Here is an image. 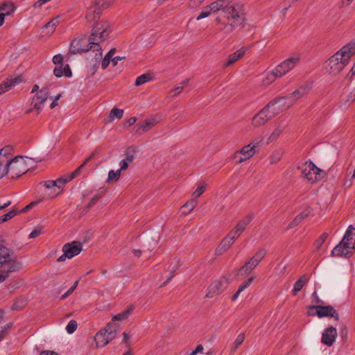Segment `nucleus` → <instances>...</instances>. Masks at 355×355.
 Segmentation results:
<instances>
[{
  "mask_svg": "<svg viewBox=\"0 0 355 355\" xmlns=\"http://www.w3.org/2000/svg\"><path fill=\"white\" fill-rule=\"evenodd\" d=\"M42 234V228L34 229L29 234L30 239H35Z\"/></svg>",
  "mask_w": 355,
  "mask_h": 355,
  "instance_id": "774afa93",
  "label": "nucleus"
},
{
  "mask_svg": "<svg viewBox=\"0 0 355 355\" xmlns=\"http://www.w3.org/2000/svg\"><path fill=\"white\" fill-rule=\"evenodd\" d=\"M328 236L327 233H323L320 238L315 241V246L317 249H319L322 244L324 243L325 240Z\"/></svg>",
  "mask_w": 355,
  "mask_h": 355,
  "instance_id": "680f3d73",
  "label": "nucleus"
},
{
  "mask_svg": "<svg viewBox=\"0 0 355 355\" xmlns=\"http://www.w3.org/2000/svg\"><path fill=\"white\" fill-rule=\"evenodd\" d=\"M8 168L12 179L21 176L28 170L23 156H16L12 159H8Z\"/></svg>",
  "mask_w": 355,
  "mask_h": 355,
  "instance_id": "423d86ee",
  "label": "nucleus"
},
{
  "mask_svg": "<svg viewBox=\"0 0 355 355\" xmlns=\"http://www.w3.org/2000/svg\"><path fill=\"white\" fill-rule=\"evenodd\" d=\"M311 308L315 309L317 315L320 318L324 317H331L334 318L337 321L340 319L338 312L331 305H316L312 306Z\"/></svg>",
  "mask_w": 355,
  "mask_h": 355,
  "instance_id": "4468645a",
  "label": "nucleus"
},
{
  "mask_svg": "<svg viewBox=\"0 0 355 355\" xmlns=\"http://www.w3.org/2000/svg\"><path fill=\"white\" fill-rule=\"evenodd\" d=\"M23 79L20 76L11 77L6 78L0 84V95L10 90L14 86L21 83Z\"/></svg>",
  "mask_w": 355,
  "mask_h": 355,
  "instance_id": "a211bd4d",
  "label": "nucleus"
},
{
  "mask_svg": "<svg viewBox=\"0 0 355 355\" xmlns=\"http://www.w3.org/2000/svg\"><path fill=\"white\" fill-rule=\"evenodd\" d=\"M53 73L56 77H62V76L71 77L72 76V72L69 64H65L64 67L63 64L55 67L53 70Z\"/></svg>",
  "mask_w": 355,
  "mask_h": 355,
  "instance_id": "a878e982",
  "label": "nucleus"
},
{
  "mask_svg": "<svg viewBox=\"0 0 355 355\" xmlns=\"http://www.w3.org/2000/svg\"><path fill=\"white\" fill-rule=\"evenodd\" d=\"M244 340L245 334L243 333L240 334L233 343L232 350L235 351L243 343Z\"/></svg>",
  "mask_w": 355,
  "mask_h": 355,
  "instance_id": "4d7b16f0",
  "label": "nucleus"
},
{
  "mask_svg": "<svg viewBox=\"0 0 355 355\" xmlns=\"http://www.w3.org/2000/svg\"><path fill=\"white\" fill-rule=\"evenodd\" d=\"M135 309V306L134 305H130L126 310H125L124 311L121 312V313H119L116 315H115L113 318H112V320L113 321H115V320H124L125 319H127L132 313V311H134Z\"/></svg>",
  "mask_w": 355,
  "mask_h": 355,
  "instance_id": "f704fd0d",
  "label": "nucleus"
},
{
  "mask_svg": "<svg viewBox=\"0 0 355 355\" xmlns=\"http://www.w3.org/2000/svg\"><path fill=\"white\" fill-rule=\"evenodd\" d=\"M159 120L157 119L156 117H151L149 119H146L142 122L139 123L135 126V132L138 134H141L142 132H147L153 128L155 125H156L159 123Z\"/></svg>",
  "mask_w": 355,
  "mask_h": 355,
  "instance_id": "dca6fc26",
  "label": "nucleus"
},
{
  "mask_svg": "<svg viewBox=\"0 0 355 355\" xmlns=\"http://www.w3.org/2000/svg\"><path fill=\"white\" fill-rule=\"evenodd\" d=\"M284 128L279 125L276 129L273 130L270 137L268 139V143L272 142L277 139V138L282 133Z\"/></svg>",
  "mask_w": 355,
  "mask_h": 355,
  "instance_id": "49530a36",
  "label": "nucleus"
},
{
  "mask_svg": "<svg viewBox=\"0 0 355 355\" xmlns=\"http://www.w3.org/2000/svg\"><path fill=\"white\" fill-rule=\"evenodd\" d=\"M240 236V235L238 234V232L234 230V229L229 232V234L226 236V237L230 239L233 243L234 241L238 239Z\"/></svg>",
  "mask_w": 355,
  "mask_h": 355,
  "instance_id": "69168bd1",
  "label": "nucleus"
},
{
  "mask_svg": "<svg viewBox=\"0 0 355 355\" xmlns=\"http://www.w3.org/2000/svg\"><path fill=\"white\" fill-rule=\"evenodd\" d=\"M308 212H302L298 214L288 225L286 230H290L300 225L307 216Z\"/></svg>",
  "mask_w": 355,
  "mask_h": 355,
  "instance_id": "e433bc0d",
  "label": "nucleus"
},
{
  "mask_svg": "<svg viewBox=\"0 0 355 355\" xmlns=\"http://www.w3.org/2000/svg\"><path fill=\"white\" fill-rule=\"evenodd\" d=\"M352 254V250L349 248V246L346 247L344 244L341 243L338 244L331 252V254L334 257H346Z\"/></svg>",
  "mask_w": 355,
  "mask_h": 355,
  "instance_id": "5701e85b",
  "label": "nucleus"
},
{
  "mask_svg": "<svg viewBox=\"0 0 355 355\" xmlns=\"http://www.w3.org/2000/svg\"><path fill=\"white\" fill-rule=\"evenodd\" d=\"M277 72H276L275 68L269 72L264 74L262 78L261 83L263 86H269L270 84L274 83L277 78H280Z\"/></svg>",
  "mask_w": 355,
  "mask_h": 355,
  "instance_id": "393cba45",
  "label": "nucleus"
},
{
  "mask_svg": "<svg viewBox=\"0 0 355 355\" xmlns=\"http://www.w3.org/2000/svg\"><path fill=\"white\" fill-rule=\"evenodd\" d=\"M271 104L270 110L271 115L274 116H277L292 106V102L286 96L272 99L267 105Z\"/></svg>",
  "mask_w": 355,
  "mask_h": 355,
  "instance_id": "1a4fd4ad",
  "label": "nucleus"
},
{
  "mask_svg": "<svg viewBox=\"0 0 355 355\" xmlns=\"http://www.w3.org/2000/svg\"><path fill=\"white\" fill-rule=\"evenodd\" d=\"M15 7L12 3H3L0 6V12L1 14L6 15H11L15 11Z\"/></svg>",
  "mask_w": 355,
  "mask_h": 355,
  "instance_id": "a19ab883",
  "label": "nucleus"
},
{
  "mask_svg": "<svg viewBox=\"0 0 355 355\" xmlns=\"http://www.w3.org/2000/svg\"><path fill=\"white\" fill-rule=\"evenodd\" d=\"M224 15L233 28L242 25L245 21V9L241 4H232Z\"/></svg>",
  "mask_w": 355,
  "mask_h": 355,
  "instance_id": "7ed1b4c3",
  "label": "nucleus"
},
{
  "mask_svg": "<svg viewBox=\"0 0 355 355\" xmlns=\"http://www.w3.org/2000/svg\"><path fill=\"white\" fill-rule=\"evenodd\" d=\"M297 169L302 177L311 184L320 181L327 175L324 171L317 167L311 161L301 163Z\"/></svg>",
  "mask_w": 355,
  "mask_h": 355,
  "instance_id": "f03ea898",
  "label": "nucleus"
},
{
  "mask_svg": "<svg viewBox=\"0 0 355 355\" xmlns=\"http://www.w3.org/2000/svg\"><path fill=\"white\" fill-rule=\"evenodd\" d=\"M111 3V0H96L94 4L101 10L108 8Z\"/></svg>",
  "mask_w": 355,
  "mask_h": 355,
  "instance_id": "6e6d98bb",
  "label": "nucleus"
},
{
  "mask_svg": "<svg viewBox=\"0 0 355 355\" xmlns=\"http://www.w3.org/2000/svg\"><path fill=\"white\" fill-rule=\"evenodd\" d=\"M89 39L76 38L70 44L69 53L71 54L83 53L89 51Z\"/></svg>",
  "mask_w": 355,
  "mask_h": 355,
  "instance_id": "ddd939ff",
  "label": "nucleus"
},
{
  "mask_svg": "<svg viewBox=\"0 0 355 355\" xmlns=\"http://www.w3.org/2000/svg\"><path fill=\"white\" fill-rule=\"evenodd\" d=\"M101 13V10L94 4L87 10L85 17L88 21L94 22L99 19Z\"/></svg>",
  "mask_w": 355,
  "mask_h": 355,
  "instance_id": "4be33fe9",
  "label": "nucleus"
},
{
  "mask_svg": "<svg viewBox=\"0 0 355 355\" xmlns=\"http://www.w3.org/2000/svg\"><path fill=\"white\" fill-rule=\"evenodd\" d=\"M266 253L267 252L265 248H261L259 250L254 254V256L251 257L248 262L245 263V265H243L239 268V272L241 275H243L252 271L259 265L261 260L266 257Z\"/></svg>",
  "mask_w": 355,
  "mask_h": 355,
  "instance_id": "0eeeda50",
  "label": "nucleus"
},
{
  "mask_svg": "<svg viewBox=\"0 0 355 355\" xmlns=\"http://www.w3.org/2000/svg\"><path fill=\"white\" fill-rule=\"evenodd\" d=\"M12 147L10 146H6L0 149V157H3L6 159H12L10 155L12 154Z\"/></svg>",
  "mask_w": 355,
  "mask_h": 355,
  "instance_id": "09e8293b",
  "label": "nucleus"
},
{
  "mask_svg": "<svg viewBox=\"0 0 355 355\" xmlns=\"http://www.w3.org/2000/svg\"><path fill=\"white\" fill-rule=\"evenodd\" d=\"M213 5H216L215 10L216 12L222 10L225 14L232 6V0H217L212 3Z\"/></svg>",
  "mask_w": 355,
  "mask_h": 355,
  "instance_id": "bb28decb",
  "label": "nucleus"
},
{
  "mask_svg": "<svg viewBox=\"0 0 355 355\" xmlns=\"http://www.w3.org/2000/svg\"><path fill=\"white\" fill-rule=\"evenodd\" d=\"M8 162L5 157H0V179L8 173Z\"/></svg>",
  "mask_w": 355,
  "mask_h": 355,
  "instance_id": "79ce46f5",
  "label": "nucleus"
},
{
  "mask_svg": "<svg viewBox=\"0 0 355 355\" xmlns=\"http://www.w3.org/2000/svg\"><path fill=\"white\" fill-rule=\"evenodd\" d=\"M282 157V152L281 150L274 151L270 156V163L272 164L278 163Z\"/></svg>",
  "mask_w": 355,
  "mask_h": 355,
  "instance_id": "8fccbe9b",
  "label": "nucleus"
},
{
  "mask_svg": "<svg viewBox=\"0 0 355 355\" xmlns=\"http://www.w3.org/2000/svg\"><path fill=\"white\" fill-rule=\"evenodd\" d=\"M102 329L107 334V336L110 337V339L112 340L115 338L118 333L119 326L115 323L110 322L107 323L106 326Z\"/></svg>",
  "mask_w": 355,
  "mask_h": 355,
  "instance_id": "c85d7f7f",
  "label": "nucleus"
},
{
  "mask_svg": "<svg viewBox=\"0 0 355 355\" xmlns=\"http://www.w3.org/2000/svg\"><path fill=\"white\" fill-rule=\"evenodd\" d=\"M252 219V217L250 216H245L236 224L234 230H236L239 235H241L245 230V227L250 224Z\"/></svg>",
  "mask_w": 355,
  "mask_h": 355,
  "instance_id": "473e14b6",
  "label": "nucleus"
},
{
  "mask_svg": "<svg viewBox=\"0 0 355 355\" xmlns=\"http://www.w3.org/2000/svg\"><path fill=\"white\" fill-rule=\"evenodd\" d=\"M82 250L83 245L78 241L66 243L62 247V252L65 253V256H68V259H71L78 255Z\"/></svg>",
  "mask_w": 355,
  "mask_h": 355,
  "instance_id": "2eb2a0df",
  "label": "nucleus"
},
{
  "mask_svg": "<svg viewBox=\"0 0 355 355\" xmlns=\"http://www.w3.org/2000/svg\"><path fill=\"white\" fill-rule=\"evenodd\" d=\"M206 189V183L205 182H200L198 184V187L195 190V191L193 193V196H194L193 198L196 199L199 196H200L205 191Z\"/></svg>",
  "mask_w": 355,
  "mask_h": 355,
  "instance_id": "de8ad7c7",
  "label": "nucleus"
},
{
  "mask_svg": "<svg viewBox=\"0 0 355 355\" xmlns=\"http://www.w3.org/2000/svg\"><path fill=\"white\" fill-rule=\"evenodd\" d=\"M112 26L107 21H101L94 26L89 36V51L87 60L95 71L102 60L103 51L100 43L104 42L112 32Z\"/></svg>",
  "mask_w": 355,
  "mask_h": 355,
  "instance_id": "f257e3e1",
  "label": "nucleus"
},
{
  "mask_svg": "<svg viewBox=\"0 0 355 355\" xmlns=\"http://www.w3.org/2000/svg\"><path fill=\"white\" fill-rule=\"evenodd\" d=\"M348 61L355 54V43L351 42L338 51Z\"/></svg>",
  "mask_w": 355,
  "mask_h": 355,
  "instance_id": "cd10ccee",
  "label": "nucleus"
},
{
  "mask_svg": "<svg viewBox=\"0 0 355 355\" xmlns=\"http://www.w3.org/2000/svg\"><path fill=\"white\" fill-rule=\"evenodd\" d=\"M271 105H266L252 119V125L254 127H260L264 125L270 121L274 116L271 115L270 107Z\"/></svg>",
  "mask_w": 355,
  "mask_h": 355,
  "instance_id": "f8f14e48",
  "label": "nucleus"
},
{
  "mask_svg": "<svg viewBox=\"0 0 355 355\" xmlns=\"http://www.w3.org/2000/svg\"><path fill=\"white\" fill-rule=\"evenodd\" d=\"M254 279V277H251L244 281L239 287L238 291L233 295L232 297V301H235L239 296V294L243 291L245 289H246L252 282Z\"/></svg>",
  "mask_w": 355,
  "mask_h": 355,
  "instance_id": "4c0bfd02",
  "label": "nucleus"
},
{
  "mask_svg": "<svg viewBox=\"0 0 355 355\" xmlns=\"http://www.w3.org/2000/svg\"><path fill=\"white\" fill-rule=\"evenodd\" d=\"M63 57L60 54H58L53 56V62L57 66L63 64H62Z\"/></svg>",
  "mask_w": 355,
  "mask_h": 355,
  "instance_id": "338daca9",
  "label": "nucleus"
},
{
  "mask_svg": "<svg viewBox=\"0 0 355 355\" xmlns=\"http://www.w3.org/2000/svg\"><path fill=\"white\" fill-rule=\"evenodd\" d=\"M135 148L132 147H128L126 149V151L125 153V158L123 159V160L127 162L129 164H131L135 158Z\"/></svg>",
  "mask_w": 355,
  "mask_h": 355,
  "instance_id": "a18cd8bd",
  "label": "nucleus"
},
{
  "mask_svg": "<svg viewBox=\"0 0 355 355\" xmlns=\"http://www.w3.org/2000/svg\"><path fill=\"white\" fill-rule=\"evenodd\" d=\"M234 243L226 236L221 241L218 246L215 250V254L220 256L223 254L228 249L231 248Z\"/></svg>",
  "mask_w": 355,
  "mask_h": 355,
  "instance_id": "b1692460",
  "label": "nucleus"
},
{
  "mask_svg": "<svg viewBox=\"0 0 355 355\" xmlns=\"http://www.w3.org/2000/svg\"><path fill=\"white\" fill-rule=\"evenodd\" d=\"M187 80L182 81L180 83V85L175 87L174 89H171L169 92L170 96L171 97L177 96L179 95L183 90V89L187 85Z\"/></svg>",
  "mask_w": 355,
  "mask_h": 355,
  "instance_id": "37998d69",
  "label": "nucleus"
},
{
  "mask_svg": "<svg viewBox=\"0 0 355 355\" xmlns=\"http://www.w3.org/2000/svg\"><path fill=\"white\" fill-rule=\"evenodd\" d=\"M198 200L195 198H191L190 200L184 203L180 208L182 213L187 215L190 213L197 206Z\"/></svg>",
  "mask_w": 355,
  "mask_h": 355,
  "instance_id": "72a5a7b5",
  "label": "nucleus"
},
{
  "mask_svg": "<svg viewBox=\"0 0 355 355\" xmlns=\"http://www.w3.org/2000/svg\"><path fill=\"white\" fill-rule=\"evenodd\" d=\"M309 278L306 275L302 276L295 284L293 290V295H296L303 286L308 283Z\"/></svg>",
  "mask_w": 355,
  "mask_h": 355,
  "instance_id": "c9c22d12",
  "label": "nucleus"
},
{
  "mask_svg": "<svg viewBox=\"0 0 355 355\" xmlns=\"http://www.w3.org/2000/svg\"><path fill=\"white\" fill-rule=\"evenodd\" d=\"M237 153H241L243 157H241L239 163L241 164L253 157L257 151L250 144L243 146Z\"/></svg>",
  "mask_w": 355,
  "mask_h": 355,
  "instance_id": "412c9836",
  "label": "nucleus"
},
{
  "mask_svg": "<svg viewBox=\"0 0 355 355\" xmlns=\"http://www.w3.org/2000/svg\"><path fill=\"white\" fill-rule=\"evenodd\" d=\"M123 343L125 344L127 348H132L130 343V336L128 332L124 331L123 333Z\"/></svg>",
  "mask_w": 355,
  "mask_h": 355,
  "instance_id": "0e129e2a",
  "label": "nucleus"
},
{
  "mask_svg": "<svg viewBox=\"0 0 355 355\" xmlns=\"http://www.w3.org/2000/svg\"><path fill=\"white\" fill-rule=\"evenodd\" d=\"M49 96V89L42 88L38 91L31 98V107L26 111V114L35 112L36 115L40 114L44 107V103Z\"/></svg>",
  "mask_w": 355,
  "mask_h": 355,
  "instance_id": "39448f33",
  "label": "nucleus"
},
{
  "mask_svg": "<svg viewBox=\"0 0 355 355\" xmlns=\"http://www.w3.org/2000/svg\"><path fill=\"white\" fill-rule=\"evenodd\" d=\"M78 324L76 320H71L66 327V330L69 334H73L77 329Z\"/></svg>",
  "mask_w": 355,
  "mask_h": 355,
  "instance_id": "bf43d9fd",
  "label": "nucleus"
},
{
  "mask_svg": "<svg viewBox=\"0 0 355 355\" xmlns=\"http://www.w3.org/2000/svg\"><path fill=\"white\" fill-rule=\"evenodd\" d=\"M216 5H213L212 3L209 4V6L204 7L202 10L200 12V13L197 17V20H200L203 18H205L210 15L211 12H216L215 6Z\"/></svg>",
  "mask_w": 355,
  "mask_h": 355,
  "instance_id": "ea45409f",
  "label": "nucleus"
},
{
  "mask_svg": "<svg viewBox=\"0 0 355 355\" xmlns=\"http://www.w3.org/2000/svg\"><path fill=\"white\" fill-rule=\"evenodd\" d=\"M123 110H121V109H119V108H116V107H114L110 113V118L111 119H114V118H117L119 119H121L123 117Z\"/></svg>",
  "mask_w": 355,
  "mask_h": 355,
  "instance_id": "864d4df0",
  "label": "nucleus"
},
{
  "mask_svg": "<svg viewBox=\"0 0 355 355\" xmlns=\"http://www.w3.org/2000/svg\"><path fill=\"white\" fill-rule=\"evenodd\" d=\"M13 272L8 271V268H0V282H4L9 277L10 274Z\"/></svg>",
  "mask_w": 355,
  "mask_h": 355,
  "instance_id": "13d9d810",
  "label": "nucleus"
},
{
  "mask_svg": "<svg viewBox=\"0 0 355 355\" xmlns=\"http://www.w3.org/2000/svg\"><path fill=\"white\" fill-rule=\"evenodd\" d=\"M69 181L70 180H69L68 176L65 178H58L56 180H55V187L60 189L64 186L66 183L69 182Z\"/></svg>",
  "mask_w": 355,
  "mask_h": 355,
  "instance_id": "052dcab7",
  "label": "nucleus"
},
{
  "mask_svg": "<svg viewBox=\"0 0 355 355\" xmlns=\"http://www.w3.org/2000/svg\"><path fill=\"white\" fill-rule=\"evenodd\" d=\"M102 195L101 193H97L94 195L92 198L90 200L89 202L87 205V209H89L91 207H92L101 198Z\"/></svg>",
  "mask_w": 355,
  "mask_h": 355,
  "instance_id": "e2e57ef3",
  "label": "nucleus"
},
{
  "mask_svg": "<svg viewBox=\"0 0 355 355\" xmlns=\"http://www.w3.org/2000/svg\"><path fill=\"white\" fill-rule=\"evenodd\" d=\"M229 284L227 277H222L219 279L213 282L207 288L206 297L212 298L221 294Z\"/></svg>",
  "mask_w": 355,
  "mask_h": 355,
  "instance_id": "9d476101",
  "label": "nucleus"
},
{
  "mask_svg": "<svg viewBox=\"0 0 355 355\" xmlns=\"http://www.w3.org/2000/svg\"><path fill=\"white\" fill-rule=\"evenodd\" d=\"M8 268V271H17L21 268V264L12 258V251L8 248L0 245V268Z\"/></svg>",
  "mask_w": 355,
  "mask_h": 355,
  "instance_id": "20e7f679",
  "label": "nucleus"
},
{
  "mask_svg": "<svg viewBox=\"0 0 355 355\" xmlns=\"http://www.w3.org/2000/svg\"><path fill=\"white\" fill-rule=\"evenodd\" d=\"M121 171L120 169L117 170L116 171H114L113 170H111L108 173V177H107V182H110V181H117L120 176H121Z\"/></svg>",
  "mask_w": 355,
  "mask_h": 355,
  "instance_id": "3c124183",
  "label": "nucleus"
},
{
  "mask_svg": "<svg viewBox=\"0 0 355 355\" xmlns=\"http://www.w3.org/2000/svg\"><path fill=\"white\" fill-rule=\"evenodd\" d=\"M107 334L103 329H101L96 334L94 340L96 341V347H103L112 341Z\"/></svg>",
  "mask_w": 355,
  "mask_h": 355,
  "instance_id": "aec40b11",
  "label": "nucleus"
},
{
  "mask_svg": "<svg viewBox=\"0 0 355 355\" xmlns=\"http://www.w3.org/2000/svg\"><path fill=\"white\" fill-rule=\"evenodd\" d=\"M351 228L352 226L350 225L347 230L345 234L340 243L343 245L344 244L346 247L349 246V248L352 250L354 249V238L352 236Z\"/></svg>",
  "mask_w": 355,
  "mask_h": 355,
  "instance_id": "7c9ffc66",
  "label": "nucleus"
},
{
  "mask_svg": "<svg viewBox=\"0 0 355 355\" xmlns=\"http://www.w3.org/2000/svg\"><path fill=\"white\" fill-rule=\"evenodd\" d=\"M58 18L52 19L50 21H49L44 26L43 28H46V29L50 28V33H52L54 32V31L58 25Z\"/></svg>",
  "mask_w": 355,
  "mask_h": 355,
  "instance_id": "5fc2aeb1",
  "label": "nucleus"
},
{
  "mask_svg": "<svg viewBox=\"0 0 355 355\" xmlns=\"http://www.w3.org/2000/svg\"><path fill=\"white\" fill-rule=\"evenodd\" d=\"M94 153H92L87 158H86L85 159L83 163L78 168H77L70 175H67L68 178H69V180H70V181H71L73 178H75L77 176H78L80 175V171H81L82 168L94 157Z\"/></svg>",
  "mask_w": 355,
  "mask_h": 355,
  "instance_id": "58836bf2",
  "label": "nucleus"
},
{
  "mask_svg": "<svg viewBox=\"0 0 355 355\" xmlns=\"http://www.w3.org/2000/svg\"><path fill=\"white\" fill-rule=\"evenodd\" d=\"M172 263H174V266L170 268L168 267V270L170 271V273L167 277V279L166 282H164L161 286H165L171 279L175 275L176 270L179 268L180 264V259L177 257H175L172 259Z\"/></svg>",
  "mask_w": 355,
  "mask_h": 355,
  "instance_id": "c756f323",
  "label": "nucleus"
},
{
  "mask_svg": "<svg viewBox=\"0 0 355 355\" xmlns=\"http://www.w3.org/2000/svg\"><path fill=\"white\" fill-rule=\"evenodd\" d=\"M306 93V89L304 87H300L293 92L290 95L286 96L289 101L292 102V105L295 104L298 99L302 97Z\"/></svg>",
  "mask_w": 355,
  "mask_h": 355,
  "instance_id": "2f4dec72",
  "label": "nucleus"
},
{
  "mask_svg": "<svg viewBox=\"0 0 355 355\" xmlns=\"http://www.w3.org/2000/svg\"><path fill=\"white\" fill-rule=\"evenodd\" d=\"M300 56L299 55H295L290 57L281 63H279L276 67V72L279 74L281 78L293 69L300 62Z\"/></svg>",
  "mask_w": 355,
  "mask_h": 355,
  "instance_id": "9b49d317",
  "label": "nucleus"
},
{
  "mask_svg": "<svg viewBox=\"0 0 355 355\" xmlns=\"http://www.w3.org/2000/svg\"><path fill=\"white\" fill-rule=\"evenodd\" d=\"M17 211L16 210H12L8 212L6 214H3L0 216V224L8 221V220L12 218L15 216H16Z\"/></svg>",
  "mask_w": 355,
  "mask_h": 355,
  "instance_id": "603ef678",
  "label": "nucleus"
},
{
  "mask_svg": "<svg viewBox=\"0 0 355 355\" xmlns=\"http://www.w3.org/2000/svg\"><path fill=\"white\" fill-rule=\"evenodd\" d=\"M248 50V47H241L234 53L230 54L228 56L226 62H224L223 67H228L234 64L235 62H236L239 60L241 59L244 56L245 52Z\"/></svg>",
  "mask_w": 355,
  "mask_h": 355,
  "instance_id": "6ab92c4d",
  "label": "nucleus"
},
{
  "mask_svg": "<svg viewBox=\"0 0 355 355\" xmlns=\"http://www.w3.org/2000/svg\"><path fill=\"white\" fill-rule=\"evenodd\" d=\"M337 330L334 327H329L324 331L322 335V343L329 347L333 345L337 337Z\"/></svg>",
  "mask_w": 355,
  "mask_h": 355,
  "instance_id": "f3484780",
  "label": "nucleus"
},
{
  "mask_svg": "<svg viewBox=\"0 0 355 355\" xmlns=\"http://www.w3.org/2000/svg\"><path fill=\"white\" fill-rule=\"evenodd\" d=\"M347 62L348 60H345L342 53L337 51L328 60L329 72L334 75L338 74L344 69Z\"/></svg>",
  "mask_w": 355,
  "mask_h": 355,
  "instance_id": "6e6552de",
  "label": "nucleus"
},
{
  "mask_svg": "<svg viewBox=\"0 0 355 355\" xmlns=\"http://www.w3.org/2000/svg\"><path fill=\"white\" fill-rule=\"evenodd\" d=\"M153 79V76L150 73H144L137 78L135 85L136 86H140Z\"/></svg>",
  "mask_w": 355,
  "mask_h": 355,
  "instance_id": "c03bdc74",
  "label": "nucleus"
}]
</instances>
